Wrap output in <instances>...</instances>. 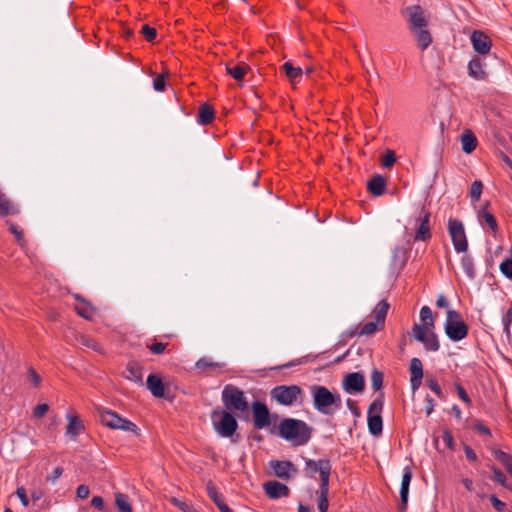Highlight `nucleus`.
I'll return each instance as SVG.
<instances>
[{
	"label": "nucleus",
	"instance_id": "nucleus-10",
	"mask_svg": "<svg viewBox=\"0 0 512 512\" xmlns=\"http://www.w3.org/2000/svg\"><path fill=\"white\" fill-rule=\"evenodd\" d=\"M402 15L406 18L409 31L428 26V18L420 5H411L403 9Z\"/></svg>",
	"mask_w": 512,
	"mask_h": 512
},
{
	"label": "nucleus",
	"instance_id": "nucleus-6",
	"mask_svg": "<svg viewBox=\"0 0 512 512\" xmlns=\"http://www.w3.org/2000/svg\"><path fill=\"white\" fill-rule=\"evenodd\" d=\"M445 332L447 336L453 341H460L468 334L467 325L461 320L460 314L455 310H448Z\"/></svg>",
	"mask_w": 512,
	"mask_h": 512
},
{
	"label": "nucleus",
	"instance_id": "nucleus-16",
	"mask_svg": "<svg viewBox=\"0 0 512 512\" xmlns=\"http://www.w3.org/2000/svg\"><path fill=\"white\" fill-rule=\"evenodd\" d=\"M264 491L270 499H278L281 497H288L290 489L287 485L278 481H267L264 483Z\"/></svg>",
	"mask_w": 512,
	"mask_h": 512
},
{
	"label": "nucleus",
	"instance_id": "nucleus-33",
	"mask_svg": "<svg viewBox=\"0 0 512 512\" xmlns=\"http://www.w3.org/2000/svg\"><path fill=\"white\" fill-rule=\"evenodd\" d=\"M18 208L14 205L5 194L0 191V215L8 216L18 213Z\"/></svg>",
	"mask_w": 512,
	"mask_h": 512
},
{
	"label": "nucleus",
	"instance_id": "nucleus-53",
	"mask_svg": "<svg viewBox=\"0 0 512 512\" xmlns=\"http://www.w3.org/2000/svg\"><path fill=\"white\" fill-rule=\"evenodd\" d=\"M16 495L18 496L19 500L21 501V504L24 507H27L29 505V498L24 487H18L16 490Z\"/></svg>",
	"mask_w": 512,
	"mask_h": 512
},
{
	"label": "nucleus",
	"instance_id": "nucleus-29",
	"mask_svg": "<svg viewBox=\"0 0 512 512\" xmlns=\"http://www.w3.org/2000/svg\"><path fill=\"white\" fill-rule=\"evenodd\" d=\"M316 495L318 497L317 506L320 512H327L329 508V483L320 484L318 490L316 491Z\"/></svg>",
	"mask_w": 512,
	"mask_h": 512
},
{
	"label": "nucleus",
	"instance_id": "nucleus-12",
	"mask_svg": "<svg viewBox=\"0 0 512 512\" xmlns=\"http://www.w3.org/2000/svg\"><path fill=\"white\" fill-rule=\"evenodd\" d=\"M416 233L415 241H428L432 234L430 229V212L421 207L417 217L415 218Z\"/></svg>",
	"mask_w": 512,
	"mask_h": 512
},
{
	"label": "nucleus",
	"instance_id": "nucleus-54",
	"mask_svg": "<svg viewBox=\"0 0 512 512\" xmlns=\"http://www.w3.org/2000/svg\"><path fill=\"white\" fill-rule=\"evenodd\" d=\"M153 87L156 91L158 92H162L164 91L165 89V78L163 75H158L154 80H153Z\"/></svg>",
	"mask_w": 512,
	"mask_h": 512
},
{
	"label": "nucleus",
	"instance_id": "nucleus-50",
	"mask_svg": "<svg viewBox=\"0 0 512 512\" xmlns=\"http://www.w3.org/2000/svg\"><path fill=\"white\" fill-rule=\"evenodd\" d=\"M207 490H208V495L209 497L213 500V502L215 503V505L217 506V508L219 509V504H225L223 502V500L219 497L215 487L211 484L208 485L207 487Z\"/></svg>",
	"mask_w": 512,
	"mask_h": 512
},
{
	"label": "nucleus",
	"instance_id": "nucleus-38",
	"mask_svg": "<svg viewBox=\"0 0 512 512\" xmlns=\"http://www.w3.org/2000/svg\"><path fill=\"white\" fill-rule=\"evenodd\" d=\"M115 504L119 512H132V507L128 501V497L123 493L115 494Z\"/></svg>",
	"mask_w": 512,
	"mask_h": 512
},
{
	"label": "nucleus",
	"instance_id": "nucleus-52",
	"mask_svg": "<svg viewBox=\"0 0 512 512\" xmlns=\"http://www.w3.org/2000/svg\"><path fill=\"white\" fill-rule=\"evenodd\" d=\"M48 410V404H39L33 409V416L35 418H41L48 412Z\"/></svg>",
	"mask_w": 512,
	"mask_h": 512
},
{
	"label": "nucleus",
	"instance_id": "nucleus-18",
	"mask_svg": "<svg viewBox=\"0 0 512 512\" xmlns=\"http://www.w3.org/2000/svg\"><path fill=\"white\" fill-rule=\"evenodd\" d=\"M410 384L415 392L421 385L423 379V365L419 358H412L410 361Z\"/></svg>",
	"mask_w": 512,
	"mask_h": 512
},
{
	"label": "nucleus",
	"instance_id": "nucleus-56",
	"mask_svg": "<svg viewBox=\"0 0 512 512\" xmlns=\"http://www.w3.org/2000/svg\"><path fill=\"white\" fill-rule=\"evenodd\" d=\"M456 390H457V394L459 396V398L465 402L467 405H470L471 404V400L467 394V392L465 391V389L461 386V385H456Z\"/></svg>",
	"mask_w": 512,
	"mask_h": 512
},
{
	"label": "nucleus",
	"instance_id": "nucleus-14",
	"mask_svg": "<svg viewBox=\"0 0 512 512\" xmlns=\"http://www.w3.org/2000/svg\"><path fill=\"white\" fill-rule=\"evenodd\" d=\"M252 412L254 417V427L256 429H263L270 425V413L264 403L255 401L252 404Z\"/></svg>",
	"mask_w": 512,
	"mask_h": 512
},
{
	"label": "nucleus",
	"instance_id": "nucleus-51",
	"mask_svg": "<svg viewBox=\"0 0 512 512\" xmlns=\"http://www.w3.org/2000/svg\"><path fill=\"white\" fill-rule=\"evenodd\" d=\"M167 347L166 343L162 342H156L148 346V349L151 351V353L155 355H159L165 351Z\"/></svg>",
	"mask_w": 512,
	"mask_h": 512
},
{
	"label": "nucleus",
	"instance_id": "nucleus-30",
	"mask_svg": "<svg viewBox=\"0 0 512 512\" xmlns=\"http://www.w3.org/2000/svg\"><path fill=\"white\" fill-rule=\"evenodd\" d=\"M214 119V110L209 104H203L199 107L197 122L199 125L206 126L212 123Z\"/></svg>",
	"mask_w": 512,
	"mask_h": 512
},
{
	"label": "nucleus",
	"instance_id": "nucleus-17",
	"mask_svg": "<svg viewBox=\"0 0 512 512\" xmlns=\"http://www.w3.org/2000/svg\"><path fill=\"white\" fill-rule=\"evenodd\" d=\"M471 43L473 49L479 54L486 55L491 49V40L481 31H474L471 35Z\"/></svg>",
	"mask_w": 512,
	"mask_h": 512
},
{
	"label": "nucleus",
	"instance_id": "nucleus-40",
	"mask_svg": "<svg viewBox=\"0 0 512 512\" xmlns=\"http://www.w3.org/2000/svg\"><path fill=\"white\" fill-rule=\"evenodd\" d=\"M494 457L500 461L506 468L507 471H509L512 468V455L496 449L493 451Z\"/></svg>",
	"mask_w": 512,
	"mask_h": 512
},
{
	"label": "nucleus",
	"instance_id": "nucleus-19",
	"mask_svg": "<svg viewBox=\"0 0 512 512\" xmlns=\"http://www.w3.org/2000/svg\"><path fill=\"white\" fill-rule=\"evenodd\" d=\"M271 468L275 475L282 479H289L291 474H295L297 472L295 466L290 461H271Z\"/></svg>",
	"mask_w": 512,
	"mask_h": 512
},
{
	"label": "nucleus",
	"instance_id": "nucleus-41",
	"mask_svg": "<svg viewBox=\"0 0 512 512\" xmlns=\"http://www.w3.org/2000/svg\"><path fill=\"white\" fill-rule=\"evenodd\" d=\"M383 384V374L377 369H374L371 374V386L373 390L378 391Z\"/></svg>",
	"mask_w": 512,
	"mask_h": 512
},
{
	"label": "nucleus",
	"instance_id": "nucleus-59",
	"mask_svg": "<svg viewBox=\"0 0 512 512\" xmlns=\"http://www.w3.org/2000/svg\"><path fill=\"white\" fill-rule=\"evenodd\" d=\"M425 402H426L425 412H426V415L429 416L432 414L436 404H435V401L429 395H427Z\"/></svg>",
	"mask_w": 512,
	"mask_h": 512
},
{
	"label": "nucleus",
	"instance_id": "nucleus-9",
	"mask_svg": "<svg viewBox=\"0 0 512 512\" xmlns=\"http://www.w3.org/2000/svg\"><path fill=\"white\" fill-rule=\"evenodd\" d=\"M302 390L297 385H279L272 389L271 397L278 403L289 406L297 401Z\"/></svg>",
	"mask_w": 512,
	"mask_h": 512
},
{
	"label": "nucleus",
	"instance_id": "nucleus-44",
	"mask_svg": "<svg viewBox=\"0 0 512 512\" xmlns=\"http://www.w3.org/2000/svg\"><path fill=\"white\" fill-rule=\"evenodd\" d=\"M425 383L440 399L445 398L444 393L442 392V389L436 379L428 377L426 378Z\"/></svg>",
	"mask_w": 512,
	"mask_h": 512
},
{
	"label": "nucleus",
	"instance_id": "nucleus-23",
	"mask_svg": "<svg viewBox=\"0 0 512 512\" xmlns=\"http://www.w3.org/2000/svg\"><path fill=\"white\" fill-rule=\"evenodd\" d=\"M462 151L466 154L472 153L477 147L478 140L472 130H465L460 136Z\"/></svg>",
	"mask_w": 512,
	"mask_h": 512
},
{
	"label": "nucleus",
	"instance_id": "nucleus-45",
	"mask_svg": "<svg viewBox=\"0 0 512 512\" xmlns=\"http://www.w3.org/2000/svg\"><path fill=\"white\" fill-rule=\"evenodd\" d=\"M483 220L484 222L493 230V231H496L497 228H498V225H497V221H496V218L493 216V214H491L490 212H487V211H483L480 215H479Z\"/></svg>",
	"mask_w": 512,
	"mask_h": 512
},
{
	"label": "nucleus",
	"instance_id": "nucleus-57",
	"mask_svg": "<svg viewBox=\"0 0 512 512\" xmlns=\"http://www.w3.org/2000/svg\"><path fill=\"white\" fill-rule=\"evenodd\" d=\"M90 490L87 485H80L77 487L76 494L80 499H86L89 496Z\"/></svg>",
	"mask_w": 512,
	"mask_h": 512
},
{
	"label": "nucleus",
	"instance_id": "nucleus-39",
	"mask_svg": "<svg viewBox=\"0 0 512 512\" xmlns=\"http://www.w3.org/2000/svg\"><path fill=\"white\" fill-rule=\"evenodd\" d=\"M461 267L463 269V271L465 272V274L470 278V279H474L475 278V269H474V262H473V259L468 256V255H464L462 258H461Z\"/></svg>",
	"mask_w": 512,
	"mask_h": 512
},
{
	"label": "nucleus",
	"instance_id": "nucleus-11",
	"mask_svg": "<svg viewBox=\"0 0 512 512\" xmlns=\"http://www.w3.org/2000/svg\"><path fill=\"white\" fill-rule=\"evenodd\" d=\"M332 470L331 462L328 459L312 460L307 459L305 461V471L314 477L316 473L320 475V484L329 483V478Z\"/></svg>",
	"mask_w": 512,
	"mask_h": 512
},
{
	"label": "nucleus",
	"instance_id": "nucleus-34",
	"mask_svg": "<svg viewBox=\"0 0 512 512\" xmlns=\"http://www.w3.org/2000/svg\"><path fill=\"white\" fill-rule=\"evenodd\" d=\"M421 324H414L413 327H424L434 329V318L432 310L428 306H423L420 310Z\"/></svg>",
	"mask_w": 512,
	"mask_h": 512
},
{
	"label": "nucleus",
	"instance_id": "nucleus-8",
	"mask_svg": "<svg viewBox=\"0 0 512 512\" xmlns=\"http://www.w3.org/2000/svg\"><path fill=\"white\" fill-rule=\"evenodd\" d=\"M448 232L451 237L454 249L457 253H464L468 248V241L466 238L463 223L457 219L448 220Z\"/></svg>",
	"mask_w": 512,
	"mask_h": 512
},
{
	"label": "nucleus",
	"instance_id": "nucleus-62",
	"mask_svg": "<svg viewBox=\"0 0 512 512\" xmlns=\"http://www.w3.org/2000/svg\"><path fill=\"white\" fill-rule=\"evenodd\" d=\"M10 231L16 236L17 240L21 243L23 241L24 235L21 230L15 224L10 225Z\"/></svg>",
	"mask_w": 512,
	"mask_h": 512
},
{
	"label": "nucleus",
	"instance_id": "nucleus-63",
	"mask_svg": "<svg viewBox=\"0 0 512 512\" xmlns=\"http://www.w3.org/2000/svg\"><path fill=\"white\" fill-rule=\"evenodd\" d=\"M491 503L497 511H502L505 507V504L495 496L491 497Z\"/></svg>",
	"mask_w": 512,
	"mask_h": 512
},
{
	"label": "nucleus",
	"instance_id": "nucleus-13",
	"mask_svg": "<svg viewBox=\"0 0 512 512\" xmlns=\"http://www.w3.org/2000/svg\"><path fill=\"white\" fill-rule=\"evenodd\" d=\"M412 333L416 341L421 342L428 351H438L440 348L437 336L433 329L413 327Z\"/></svg>",
	"mask_w": 512,
	"mask_h": 512
},
{
	"label": "nucleus",
	"instance_id": "nucleus-35",
	"mask_svg": "<svg viewBox=\"0 0 512 512\" xmlns=\"http://www.w3.org/2000/svg\"><path fill=\"white\" fill-rule=\"evenodd\" d=\"M390 308L389 303L386 300H381L374 308L373 314L377 323H380L381 327H384L385 318Z\"/></svg>",
	"mask_w": 512,
	"mask_h": 512
},
{
	"label": "nucleus",
	"instance_id": "nucleus-49",
	"mask_svg": "<svg viewBox=\"0 0 512 512\" xmlns=\"http://www.w3.org/2000/svg\"><path fill=\"white\" fill-rule=\"evenodd\" d=\"M141 33L146 38V40L149 41V42L153 41L156 38V36H157L156 29H154V28H152V27H150L148 25H143L142 26Z\"/></svg>",
	"mask_w": 512,
	"mask_h": 512
},
{
	"label": "nucleus",
	"instance_id": "nucleus-25",
	"mask_svg": "<svg viewBox=\"0 0 512 512\" xmlns=\"http://www.w3.org/2000/svg\"><path fill=\"white\" fill-rule=\"evenodd\" d=\"M68 424L66 426V435L72 439L76 437L84 430V425L78 416L68 415Z\"/></svg>",
	"mask_w": 512,
	"mask_h": 512
},
{
	"label": "nucleus",
	"instance_id": "nucleus-4",
	"mask_svg": "<svg viewBox=\"0 0 512 512\" xmlns=\"http://www.w3.org/2000/svg\"><path fill=\"white\" fill-rule=\"evenodd\" d=\"M211 421L214 430L221 437H231L238 427L236 418L227 410L214 409L211 413Z\"/></svg>",
	"mask_w": 512,
	"mask_h": 512
},
{
	"label": "nucleus",
	"instance_id": "nucleus-36",
	"mask_svg": "<svg viewBox=\"0 0 512 512\" xmlns=\"http://www.w3.org/2000/svg\"><path fill=\"white\" fill-rule=\"evenodd\" d=\"M282 70L291 82L301 77L303 71L300 67H295L291 62H285L282 65Z\"/></svg>",
	"mask_w": 512,
	"mask_h": 512
},
{
	"label": "nucleus",
	"instance_id": "nucleus-43",
	"mask_svg": "<svg viewBox=\"0 0 512 512\" xmlns=\"http://www.w3.org/2000/svg\"><path fill=\"white\" fill-rule=\"evenodd\" d=\"M483 184L481 181H474L470 188V197L473 201H478L481 197Z\"/></svg>",
	"mask_w": 512,
	"mask_h": 512
},
{
	"label": "nucleus",
	"instance_id": "nucleus-7",
	"mask_svg": "<svg viewBox=\"0 0 512 512\" xmlns=\"http://www.w3.org/2000/svg\"><path fill=\"white\" fill-rule=\"evenodd\" d=\"M383 396V393H380L368 408V429L374 436H378L382 433L383 420L381 413L384 405Z\"/></svg>",
	"mask_w": 512,
	"mask_h": 512
},
{
	"label": "nucleus",
	"instance_id": "nucleus-31",
	"mask_svg": "<svg viewBox=\"0 0 512 512\" xmlns=\"http://www.w3.org/2000/svg\"><path fill=\"white\" fill-rule=\"evenodd\" d=\"M249 70V66L245 63H239L236 65H227L226 72L236 81H241L245 77Z\"/></svg>",
	"mask_w": 512,
	"mask_h": 512
},
{
	"label": "nucleus",
	"instance_id": "nucleus-48",
	"mask_svg": "<svg viewBox=\"0 0 512 512\" xmlns=\"http://www.w3.org/2000/svg\"><path fill=\"white\" fill-rule=\"evenodd\" d=\"M441 441L444 444V446L450 450L454 449V438L450 431L444 430L441 435Z\"/></svg>",
	"mask_w": 512,
	"mask_h": 512
},
{
	"label": "nucleus",
	"instance_id": "nucleus-60",
	"mask_svg": "<svg viewBox=\"0 0 512 512\" xmlns=\"http://www.w3.org/2000/svg\"><path fill=\"white\" fill-rule=\"evenodd\" d=\"M91 505L95 508V509H98L100 511H102L104 509V501H103V498L100 497V496H94L92 499H91Z\"/></svg>",
	"mask_w": 512,
	"mask_h": 512
},
{
	"label": "nucleus",
	"instance_id": "nucleus-26",
	"mask_svg": "<svg viewBox=\"0 0 512 512\" xmlns=\"http://www.w3.org/2000/svg\"><path fill=\"white\" fill-rule=\"evenodd\" d=\"M386 187V180L382 175L372 177L367 183L368 191L374 196H381Z\"/></svg>",
	"mask_w": 512,
	"mask_h": 512
},
{
	"label": "nucleus",
	"instance_id": "nucleus-27",
	"mask_svg": "<svg viewBox=\"0 0 512 512\" xmlns=\"http://www.w3.org/2000/svg\"><path fill=\"white\" fill-rule=\"evenodd\" d=\"M75 299L81 301V304L75 306L76 313L84 319L91 320L95 316L94 307L78 294L75 295Z\"/></svg>",
	"mask_w": 512,
	"mask_h": 512
},
{
	"label": "nucleus",
	"instance_id": "nucleus-47",
	"mask_svg": "<svg viewBox=\"0 0 512 512\" xmlns=\"http://www.w3.org/2000/svg\"><path fill=\"white\" fill-rule=\"evenodd\" d=\"M494 474V480L506 488H511V485L507 483L505 475L495 466L491 467Z\"/></svg>",
	"mask_w": 512,
	"mask_h": 512
},
{
	"label": "nucleus",
	"instance_id": "nucleus-20",
	"mask_svg": "<svg viewBox=\"0 0 512 512\" xmlns=\"http://www.w3.org/2000/svg\"><path fill=\"white\" fill-rule=\"evenodd\" d=\"M411 479H412V471H411L410 467L407 466L404 468L402 480H401V488H400L401 504L399 507L400 510L406 509Z\"/></svg>",
	"mask_w": 512,
	"mask_h": 512
},
{
	"label": "nucleus",
	"instance_id": "nucleus-32",
	"mask_svg": "<svg viewBox=\"0 0 512 512\" xmlns=\"http://www.w3.org/2000/svg\"><path fill=\"white\" fill-rule=\"evenodd\" d=\"M469 75L475 79L482 80L485 78L483 63L479 58H473L468 64Z\"/></svg>",
	"mask_w": 512,
	"mask_h": 512
},
{
	"label": "nucleus",
	"instance_id": "nucleus-42",
	"mask_svg": "<svg viewBox=\"0 0 512 512\" xmlns=\"http://www.w3.org/2000/svg\"><path fill=\"white\" fill-rule=\"evenodd\" d=\"M223 366L222 363H219V362H213L211 360H209L208 358H200L197 362H196V367L198 369H201V370H204V369H207V368H221Z\"/></svg>",
	"mask_w": 512,
	"mask_h": 512
},
{
	"label": "nucleus",
	"instance_id": "nucleus-3",
	"mask_svg": "<svg viewBox=\"0 0 512 512\" xmlns=\"http://www.w3.org/2000/svg\"><path fill=\"white\" fill-rule=\"evenodd\" d=\"M221 398L224 407L229 412L246 413L249 410V404L244 392L232 384L224 386Z\"/></svg>",
	"mask_w": 512,
	"mask_h": 512
},
{
	"label": "nucleus",
	"instance_id": "nucleus-37",
	"mask_svg": "<svg viewBox=\"0 0 512 512\" xmlns=\"http://www.w3.org/2000/svg\"><path fill=\"white\" fill-rule=\"evenodd\" d=\"M78 343L81 346L89 348L97 353H100V354L103 353V349H102L101 345L95 339H93L87 335H80L78 338Z\"/></svg>",
	"mask_w": 512,
	"mask_h": 512
},
{
	"label": "nucleus",
	"instance_id": "nucleus-15",
	"mask_svg": "<svg viewBox=\"0 0 512 512\" xmlns=\"http://www.w3.org/2000/svg\"><path fill=\"white\" fill-rule=\"evenodd\" d=\"M365 388V379L359 372L349 373L343 379V389L349 393H360Z\"/></svg>",
	"mask_w": 512,
	"mask_h": 512
},
{
	"label": "nucleus",
	"instance_id": "nucleus-24",
	"mask_svg": "<svg viewBox=\"0 0 512 512\" xmlns=\"http://www.w3.org/2000/svg\"><path fill=\"white\" fill-rule=\"evenodd\" d=\"M142 366L135 362H129L126 367L125 371V377L138 384H142L143 382V373H142Z\"/></svg>",
	"mask_w": 512,
	"mask_h": 512
},
{
	"label": "nucleus",
	"instance_id": "nucleus-61",
	"mask_svg": "<svg viewBox=\"0 0 512 512\" xmlns=\"http://www.w3.org/2000/svg\"><path fill=\"white\" fill-rule=\"evenodd\" d=\"M463 450H464L465 456L468 460H470V461L477 460L476 453L473 451V449L470 446L465 445Z\"/></svg>",
	"mask_w": 512,
	"mask_h": 512
},
{
	"label": "nucleus",
	"instance_id": "nucleus-28",
	"mask_svg": "<svg viewBox=\"0 0 512 512\" xmlns=\"http://www.w3.org/2000/svg\"><path fill=\"white\" fill-rule=\"evenodd\" d=\"M380 323H377V320L365 323L360 329L358 327L353 331H349L347 334L350 337L354 336H363V335H372L376 331L382 329Z\"/></svg>",
	"mask_w": 512,
	"mask_h": 512
},
{
	"label": "nucleus",
	"instance_id": "nucleus-46",
	"mask_svg": "<svg viewBox=\"0 0 512 512\" xmlns=\"http://www.w3.org/2000/svg\"><path fill=\"white\" fill-rule=\"evenodd\" d=\"M396 162V155L394 151L387 150L385 155L382 158L381 164L384 168H390Z\"/></svg>",
	"mask_w": 512,
	"mask_h": 512
},
{
	"label": "nucleus",
	"instance_id": "nucleus-21",
	"mask_svg": "<svg viewBox=\"0 0 512 512\" xmlns=\"http://www.w3.org/2000/svg\"><path fill=\"white\" fill-rule=\"evenodd\" d=\"M414 36L418 48L422 51L426 50L432 43V35L427 27L411 31Z\"/></svg>",
	"mask_w": 512,
	"mask_h": 512
},
{
	"label": "nucleus",
	"instance_id": "nucleus-64",
	"mask_svg": "<svg viewBox=\"0 0 512 512\" xmlns=\"http://www.w3.org/2000/svg\"><path fill=\"white\" fill-rule=\"evenodd\" d=\"M44 496V492L41 489H35L31 492V498L34 502L39 501Z\"/></svg>",
	"mask_w": 512,
	"mask_h": 512
},
{
	"label": "nucleus",
	"instance_id": "nucleus-55",
	"mask_svg": "<svg viewBox=\"0 0 512 512\" xmlns=\"http://www.w3.org/2000/svg\"><path fill=\"white\" fill-rule=\"evenodd\" d=\"M63 474V468L58 466L53 472L46 477V481L50 483H54L61 475Z\"/></svg>",
	"mask_w": 512,
	"mask_h": 512
},
{
	"label": "nucleus",
	"instance_id": "nucleus-58",
	"mask_svg": "<svg viewBox=\"0 0 512 512\" xmlns=\"http://www.w3.org/2000/svg\"><path fill=\"white\" fill-rule=\"evenodd\" d=\"M28 378L31 380V382L35 386H38L40 384V382H41L40 376L38 375V373L33 368H30L28 370Z\"/></svg>",
	"mask_w": 512,
	"mask_h": 512
},
{
	"label": "nucleus",
	"instance_id": "nucleus-1",
	"mask_svg": "<svg viewBox=\"0 0 512 512\" xmlns=\"http://www.w3.org/2000/svg\"><path fill=\"white\" fill-rule=\"evenodd\" d=\"M312 429L302 420L286 418L278 426L279 435L294 446H302L311 438Z\"/></svg>",
	"mask_w": 512,
	"mask_h": 512
},
{
	"label": "nucleus",
	"instance_id": "nucleus-5",
	"mask_svg": "<svg viewBox=\"0 0 512 512\" xmlns=\"http://www.w3.org/2000/svg\"><path fill=\"white\" fill-rule=\"evenodd\" d=\"M100 421L103 425L111 429H120L137 433V426L128 419L120 417L116 412L104 408H98Z\"/></svg>",
	"mask_w": 512,
	"mask_h": 512
},
{
	"label": "nucleus",
	"instance_id": "nucleus-22",
	"mask_svg": "<svg viewBox=\"0 0 512 512\" xmlns=\"http://www.w3.org/2000/svg\"><path fill=\"white\" fill-rule=\"evenodd\" d=\"M146 385L154 397L161 398L164 396V384L158 375H149L146 381Z\"/></svg>",
	"mask_w": 512,
	"mask_h": 512
},
{
	"label": "nucleus",
	"instance_id": "nucleus-2",
	"mask_svg": "<svg viewBox=\"0 0 512 512\" xmlns=\"http://www.w3.org/2000/svg\"><path fill=\"white\" fill-rule=\"evenodd\" d=\"M314 408L324 415H332L342 406L341 396L331 392L325 386L313 385L311 387Z\"/></svg>",
	"mask_w": 512,
	"mask_h": 512
}]
</instances>
